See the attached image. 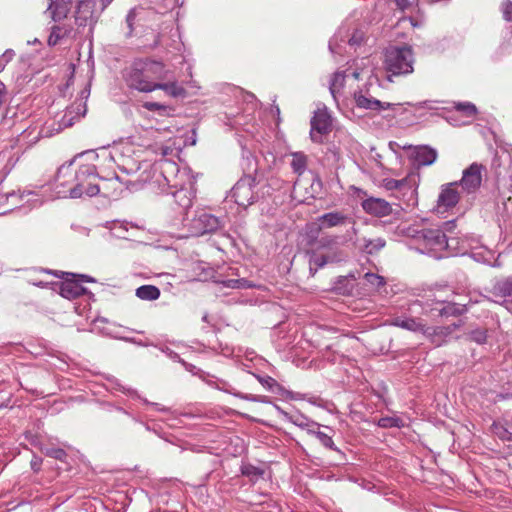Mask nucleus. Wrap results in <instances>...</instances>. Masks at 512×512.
Here are the masks:
<instances>
[{
	"label": "nucleus",
	"mask_w": 512,
	"mask_h": 512,
	"mask_svg": "<svg viewBox=\"0 0 512 512\" xmlns=\"http://www.w3.org/2000/svg\"><path fill=\"white\" fill-rule=\"evenodd\" d=\"M169 70L165 64L152 59L137 60L125 70L124 79L127 86L139 92L155 91L159 80L168 78Z\"/></svg>",
	"instance_id": "1"
},
{
	"label": "nucleus",
	"mask_w": 512,
	"mask_h": 512,
	"mask_svg": "<svg viewBox=\"0 0 512 512\" xmlns=\"http://www.w3.org/2000/svg\"><path fill=\"white\" fill-rule=\"evenodd\" d=\"M414 54L410 46L390 47L385 52V70L393 76L413 72Z\"/></svg>",
	"instance_id": "2"
},
{
	"label": "nucleus",
	"mask_w": 512,
	"mask_h": 512,
	"mask_svg": "<svg viewBox=\"0 0 512 512\" xmlns=\"http://www.w3.org/2000/svg\"><path fill=\"white\" fill-rule=\"evenodd\" d=\"M96 177L88 178L86 188L83 189V183H78L71 189V195L74 198H80L84 195L92 197L101 193L106 198L119 196L121 192V182L118 177L111 179H101L102 184L95 183Z\"/></svg>",
	"instance_id": "3"
},
{
	"label": "nucleus",
	"mask_w": 512,
	"mask_h": 512,
	"mask_svg": "<svg viewBox=\"0 0 512 512\" xmlns=\"http://www.w3.org/2000/svg\"><path fill=\"white\" fill-rule=\"evenodd\" d=\"M88 178H95L94 167L86 165L82 166L79 171H75L72 164H69L58 169L56 184L57 187L67 188L69 197L73 198L71 189L81 182L83 183V189H85Z\"/></svg>",
	"instance_id": "4"
},
{
	"label": "nucleus",
	"mask_w": 512,
	"mask_h": 512,
	"mask_svg": "<svg viewBox=\"0 0 512 512\" xmlns=\"http://www.w3.org/2000/svg\"><path fill=\"white\" fill-rule=\"evenodd\" d=\"M347 224L354 225L355 220L341 211L325 213L317 218V223H313L307 226L309 232L312 234L309 243H313V240L317 237L321 230L340 227Z\"/></svg>",
	"instance_id": "5"
},
{
	"label": "nucleus",
	"mask_w": 512,
	"mask_h": 512,
	"mask_svg": "<svg viewBox=\"0 0 512 512\" xmlns=\"http://www.w3.org/2000/svg\"><path fill=\"white\" fill-rule=\"evenodd\" d=\"M393 324L400 326L404 329L422 333L427 338L431 339L433 342H440L443 337L450 334L453 329L450 326L442 327V326H433L428 325V323L422 322H392Z\"/></svg>",
	"instance_id": "6"
},
{
	"label": "nucleus",
	"mask_w": 512,
	"mask_h": 512,
	"mask_svg": "<svg viewBox=\"0 0 512 512\" xmlns=\"http://www.w3.org/2000/svg\"><path fill=\"white\" fill-rule=\"evenodd\" d=\"M332 119L328 111L323 109H317L314 116L311 119V131L310 136L313 142L320 143L324 135L331 132Z\"/></svg>",
	"instance_id": "7"
},
{
	"label": "nucleus",
	"mask_w": 512,
	"mask_h": 512,
	"mask_svg": "<svg viewBox=\"0 0 512 512\" xmlns=\"http://www.w3.org/2000/svg\"><path fill=\"white\" fill-rule=\"evenodd\" d=\"M361 207L365 213L377 218L386 217L393 213L392 205L383 198L366 197L361 201Z\"/></svg>",
	"instance_id": "8"
},
{
	"label": "nucleus",
	"mask_w": 512,
	"mask_h": 512,
	"mask_svg": "<svg viewBox=\"0 0 512 512\" xmlns=\"http://www.w3.org/2000/svg\"><path fill=\"white\" fill-rule=\"evenodd\" d=\"M98 0H78L77 9L75 12L76 24L80 27H85L89 20L92 19L96 3ZM102 8L107 7L113 0H100Z\"/></svg>",
	"instance_id": "9"
},
{
	"label": "nucleus",
	"mask_w": 512,
	"mask_h": 512,
	"mask_svg": "<svg viewBox=\"0 0 512 512\" xmlns=\"http://www.w3.org/2000/svg\"><path fill=\"white\" fill-rule=\"evenodd\" d=\"M403 148L412 151L410 157L419 167L432 165L438 157L437 151L427 145H409Z\"/></svg>",
	"instance_id": "10"
},
{
	"label": "nucleus",
	"mask_w": 512,
	"mask_h": 512,
	"mask_svg": "<svg viewBox=\"0 0 512 512\" xmlns=\"http://www.w3.org/2000/svg\"><path fill=\"white\" fill-rule=\"evenodd\" d=\"M482 165L477 163L471 164L463 172V177L460 180V185L468 193L475 192L482 182Z\"/></svg>",
	"instance_id": "11"
},
{
	"label": "nucleus",
	"mask_w": 512,
	"mask_h": 512,
	"mask_svg": "<svg viewBox=\"0 0 512 512\" xmlns=\"http://www.w3.org/2000/svg\"><path fill=\"white\" fill-rule=\"evenodd\" d=\"M353 97L358 108L377 111L384 110L389 106L388 103L375 99L370 94L368 85H365L363 89L355 91Z\"/></svg>",
	"instance_id": "12"
},
{
	"label": "nucleus",
	"mask_w": 512,
	"mask_h": 512,
	"mask_svg": "<svg viewBox=\"0 0 512 512\" xmlns=\"http://www.w3.org/2000/svg\"><path fill=\"white\" fill-rule=\"evenodd\" d=\"M232 197L240 206H249L254 201V192L250 180L238 181L232 189Z\"/></svg>",
	"instance_id": "13"
},
{
	"label": "nucleus",
	"mask_w": 512,
	"mask_h": 512,
	"mask_svg": "<svg viewBox=\"0 0 512 512\" xmlns=\"http://www.w3.org/2000/svg\"><path fill=\"white\" fill-rule=\"evenodd\" d=\"M57 285L60 295L66 299H75L86 292V288L76 279L74 274Z\"/></svg>",
	"instance_id": "14"
},
{
	"label": "nucleus",
	"mask_w": 512,
	"mask_h": 512,
	"mask_svg": "<svg viewBox=\"0 0 512 512\" xmlns=\"http://www.w3.org/2000/svg\"><path fill=\"white\" fill-rule=\"evenodd\" d=\"M460 195L458 192V182L448 183L442 186L441 192L438 196L437 204L438 207H444L445 209L456 206L459 202Z\"/></svg>",
	"instance_id": "15"
},
{
	"label": "nucleus",
	"mask_w": 512,
	"mask_h": 512,
	"mask_svg": "<svg viewBox=\"0 0 512 512\" xmlns=\"http://www.w3.org/2000/svg\"><path fill=\"white\" fill-rule=\"evenodd\" d=\"M419 180V174L415 172L409 173L405 178L397 179H384L383 187L387 190H401L405 187L409 189H416Z\"/></svg>",
	"instance_id": "16"
},
{
	"label": "nucleus",
	"mask_w": 512,
	"mask_h": 512,
	"mask_svg": "<svg viewBox=\"0 0 512 512\" xmlns=\"http://www.w3.org/2000/svg\"><path fill=\"white\" fill-rule=\"evenodd\" d=\"M420 237L425 241L426 245L431 248H443L447 245L445 233L438 228L423 229L420 232Z\"/></svg>",
	"instance_id": "17"
},
{
	"label": "nucleus",
	"mask_w": 512,
	"mask_h": 512,
	"mask_svg": "<svg viewBox=\"0 0 512 512\" xmlns=\"http://www.w3.org/2000/svg\"><path fill=\"white\" fill-rule=\"evenodd\" d=\"M466 310L464 305H459L451 302L437 303V307L433 308L432 311L437 312L432 314V317H460Z\"/></svg>",
	"instance_id": "18"
},
{
	"label": "nucleus",
	"mask_w": 512,
	"mask_h": 512,
	"mask_svg": "<svg viewBox=\"0 0 512 512\" xmlns=\"http://www.w3.org/2000/svg\"><path fill=\"white\" fill-rule=\"evenodd\" d=\"M72 7V0H50L48 11L53 20L59 21L67 17Z\"/></svg>",
	"instance_id": "19"
},
{
	"label": "nucleus",
	"mask_w": 512,
	"mask_h": 512,
	"mask_svg": "<svg viewBox=\"0 0 512 512\" xmlns=\"http://www.w3.org/2000/svg\"><path fill=\"white\" fill-rule=\"evenodd\" d=\"M343 257L342 251L329 252L327 254L314 253L310 258V269L315 268V270H317L327 263L339 262Z\"/></svg>",
	"instance_id": "20"
},
{
	"label": "nucleus",
	"mask_w": 512,
	"mask_h": 512,
	"mask_svg": "<svg viewBox=\"0 0 512 512\" xmlns=\"http://www.w3.org/2000/svg\"><path fill=\"white\" fill-rule=\"evenodd\" d=\"M75 37L74 30L68 25H55L52 27L51 33L48 37V44L55 46L62 40L72 39Z\"/></svg>",
	"instance_id": "21"
},
{
	"label": "nucleus",
	"mask_w": 512,
	"mask_h": 512,
	"mask_svg": "<svg viewBox=\"0 0 512 512\" xmlns=\"http://www.w3.org/2000/svg\"><path fill=\"white\" fill-rule=\"evenodd\" d=\"M155 90H162L168 96L172 98L185 97L186 90L185 88L178 83L177 80H169L165 82V80H159L155 85Z\"/></svg>",
	"instance_id": "22"
},
{
	"label": "nucleus",
	"mask_w": 512,
	"mask_h": 512,
	"mask_svg": "<svg viewBox=\"0 0 512 512\" xmlns=\"http://www.w3.org/2000/svg\"><path fill=\"white\" fill-rule=\"evenodd\" d=\"M55 278H57V275L51 271H46L44 269H34V286L45 287L48 285L57 284L55 282Z\"/></svg>",
	"instance_id": "23"
},
{
	"label": "nucleus",
	"mask_w": 512,
	"mask_h": 512,
	"mask_svg": "<svg viewBox=\"0 0 512 512\" xmlns=\"http://www.w3.org/2000/svg\"><path fill=\"white\" fill-rule=\"evenodd\" d=\"M136 296L145 301L157 300L160 297V290L154 285H142L136 289Z\"/></svg>",
	"instance_id": "24"
},
{
	"label": "nucleus",
	"mask_w": 512,
	"mask_h": 512,
	"mask_svg": "<svg viewBox=\"0 0 512 512\" xmlns=\"http://www.w3.org/2000/svg\"><path fill=\"white\" fill-rule=\"evenodd\" d=\"M110 325L107 329L110 331V334L117 339H122L126 341H133V333L134 329H125L120 330L121 325L118 324V322H106Z\"/></svg>",
	"instance_id": "25"
},
{
	"label": "nucleus",
	"mask_w": 512,
	"mask_h": 512,
	"mask_svg": "<svg viewBox=\"0 0 512 512\" xmlns=\"http://www.w3.org/2000/svg\"><path fill=\"white\" fill-rule=\"evenodd\" d=\"M151 11L143 9V8H134L129 11L127 17H126V23L129 28V34L133 31V26L136 23V21L143 20L148 14H150Z\"/></svg>",
	"instance_id": "26"
},
{
	"label": "nucleus",
	"mask_w": 512,
	"mask_h": 512,
	"mask_svg": "<svg viewBox=\"0 0 512 512\" xmlns=\"http://www.w3.org/2000/svg\"><path fill=\"white\" fill-rule=\"evenodd\" d=\"M291 167L295 173L302 175L307 168V156L301 152L293 153Z\"/></svg>",
	"instance_id": "27"
},
{
	"label": "nucleus",
	"mask_w": 512,
	"mask_h": 512,
	"mask_svg": "<svg viewBox=\"0 0 512 512\" xmlns=\"http://www.w3.org/2000/svg\"><path fill=\"white\" fill-rule=\"evenodd\" d=\"M386 246L384 238L378 237L365 240L364 251L370 255L379 253Z\"/></svg>",
	"instance_id": "28"
},
{
	"label": "nucleus",
	"mask_w": 512,
	"mask_h": 512,
	"mask_svg": "<svg viewBox=\"0 0 512 512\" xmlns=\"http://www.w3.org/2000/svg\"><path fill=\"white\" fill-rule=\"evenodd\" d=\"M496 296L506 297L512 295V278H506L498 281L493 288Z\"/></svg>",
	"instance_id": "29"
},
{
	"label": "nucleus",
	"mask_w": 512,
	"mask_h": 512,
	"mask_svg": "<svg viewBox=\"0 0 512 512\" xmlns=\"http://www.w3.org/2000/svg\"><path fill=\"white\" fill-rule=\"evenodd\" d=\"M346 77L347 76L345 75L344 72H336L333 75V78H332V81L330 84V92L334 98H336V96L338 94H341V92L344 88V82L346 80Z\"/></svg>",
	"instance_id": "30"
},
{
	"label": "nucleus",
	"mask_w": 512,
	"mask_h": 512,
	"mask_svg": "<svg viewBox=\"0 0 512 512\" xmlns=\"http://www.w3.org/2000/svg\"><path fill=\"white\" fill-rule=\"evenodd\" d=\"M364 280L376 292H380V290L382 288H384L385 285H386L385 278L383 276H380V275L375 274V273H370V272L366 273L364 275Z\"/></svg>",
	"instance_id": "31"
},
{
	"label": "nucleus",
	"mask_w": 512,
	"mask_h": 512,
	"mask_svg": "<svg viewBox=\"0 0 512 512\" xmlns=\"http://www.w3.org/2000/svg\"><path fill=\"white\" fill-rule=\"evenodd\" d=\"M242 475L248 477L251 481H257L264 475V470L260 467H256L250 463L243 464L241 466Z\"/></svg>",
	"instance_id": "32"
},
{
	"label": "nucleus",
	"mask_w": 512,
	"mask_h": 512,
	"mask_svg": "<svg viewBox=\"0 0 512 512\" xmlns=\"http://www.w3.org/2000/svg\"><path fill=\"white\" fill-rule=\"evenodd\" d=\"M455 109L466 117H474L477 114L476 106L470 102L456 103Z\"/></svg>",
	"instance_id": "33"
},
{
	"label": "nucleus",
	"mask_w": 512,
	"mask_h": 512,
	"mask_svg": "<svg viewBox=\"0 0 512 512\" xmlns=\"http://www.w3.org/2000/svg\"><path fill=\"white\" fill-rule=\"evenodd\" d=\"M402 420L395 417H382L378 420V426L382 428L400 427Z\"/></svg>",
	"instance_id": "34"
},
{
	"label": "nucleus",
	"mask_w": 512,
	"mask_h": 512,
	"mask_svg": "<svg viewBox=\"0 0 512 512\" xmlns=\"http://www.w3.org/2000/svg\"><path fill=\"white\" fill-rule=\"evenodd\" d=\"M310 434H313L316 436V438L327 448H330V449H335L334 448V442L332 440V438L330 436H328L327 434H325L324 432H321V431H312L310 430L309 431Z\"/></svg>",
	"instance_id": "35"
},
{
	"label": "nucleus",
	"mask_w": 512,
	"mask_h": 512,
	"mask_svg": "<svg viewBox=\"0 0 512 512\" xmlns=\"http://www.w3.org/2000/svg\"><path fill=\"white\" fill-rule=\"evenodd\" d=\"M366 34L361 29H356L352 33L351 37L348 40L349 45L351 46H359L361 45L365 40Z\"/></svg>",
	"instance_id": "36"
},
{
	"label": "nucleus",
	"mask_w": 512,
	"mask_h": 512,
	"mask_svg": "<svg viewBox=\"0 0 512 512\" xmlns=\"http://www.w3.org/2000/svg\"><path fill=\"white\" fill-rule=\"evenodd\" d=\"M47 456L52 457L54 459L64 461L67 457V453L65 450L61 448H47L45 451H43Z\"/></svg>",
	"instance_id": "37"
},
{
	"label": "nucleus",
	"mask_w": 512,
	"mask_h": 512,
	"mask_svg": "<svg viewBox=\"0 0 512 512\" xmlns=\"http://www.w3.org/2000/svg\"><path fill=\"white\" fill-rule=\"evenodd\" d=\"M503 17L507 21H512V0H504L501 3Z\"/></svg>",
	"instance_id": "38"
},
{
	"label": "nucleus",
	"mask_w": 512,
	"mask_h": 512,
	"mask_svg": "<svg viewBox=\"0 0 512 512\" xmlns=\"http://www.w3.org/2000/svg\"><path fill=\"white\" fill-rule=\"evenodd\" d=\"M259 381L264 387H267L272 392L275 391V388H280V385L272 377H260Z\"/></svg>",
	"instance_id": "39"
},
{
	"label": "nucleus",
	"mask_w": 512,
	"mask_h": 512,
	"mask_svg": "<svg viewBox=\"0 0 512 512\" xmlns=\"http://www.w3.org/2000/svg\"><path fill=\"white\" fill-rule=\"evenodd\" d=\"M143 107L148 111H166L167 106L158 102L147 101L143 103Z\"/></svg>",
	"instance_id": "40"
},
{
	"label": "nucleus",
	"mask_w": 512,
	"mask_h": 512,
	"mask_svg": "<svg viewBox=\"0 0 512 512\" xmlns=\"http://www.w3.org/2000/svg\"><path fill=\"white\" fill-rule=\"evenodd\" d=\"M227 287L230 288H246L249 287L248 281L245 279H230L225 282Z\"/></svg>",
	"instance_id": "41"
},
{
	"label": "nucleus",
	"mask_w": 512,
	"mask_h": 512,
	"mask_svg": "<svg viewBox=\"0 0 512 512\" xmlns=\"http://www.w3.org/2000/svg\"><path fill=\"white\" fill-rule=\"evenodd\" d=\"M318 243H319V247H328V246L335 244L336 239L331 236H325V237H322Z\"/></svg>",
	"instance_id": "42"
},
{
	"label": "nucleus",
	"mask_w": 512,
	"mask_h": 512,
	"mask_svg": "<svg viewBox=\"0 0 512 512\" xmlns=\"http://www.w3.org/2000/svg\"><path fill=\"white\" fill-rule=\"evenodd\" d=\"M472 339L477 343H483L486 340V332L485 331H474L472 333Z\"/></svg>",
	"instance_id": "43"
},
{
	"label": "nucleus",
	"mask_w": 512,
	"mask_h": 512,
	"mask_svg": "<svg viewBox=\"0 0 512 512\" xmlns=\"http://www.w3.org/2000/svg\"><path fill=\"white\" fill-rule=\"evenodd\" d=\"M504 209L506 210L507 215H512V195H509L506 198V201L503 203Z\"/></svg>",
	"instance_id": "44"
},
{
	"label": "nucleus",
	"mask_w": 512,
	"mask_h": 512,
	"mask_svg": "<svg viewBox=\"0 0 512 512\" xmlns=\"http://www.w3.org/2000/svg\"><path fill=\"white\" fill-rule=\"evenodd\" d=\"M397 7L400 9V10H405L408 6H409V2L408 0H394Z\"/></svg>",
	"instance_id": "45"
},
{
	"label": "nucleus",
	"mask_w": 512,
	"mask_h": 512,
	"mask_svg": "<svg viewBox=\"0 0 512 512\" xmlns=\"http://www.w3.org/2000/svg\"><path fill=\"white\" fill-rule=\"evenodd\" d=\"M360 74H361V72H360V71H359V69L357 68L356 70H354V71L352 72V74H351V75H352V77H353L355 80H359V78H360Z\"/></svg>",
	"instance_id": "46"
},
{
	"label": "nucleus",
	"mask_w": 512,
	"mask_h": 512,
	"mask_svg": "<svg viewBox=\"0 0 512 512\" xmlns=\"http://www.w3.org/2000/svg\"><path fill=\"white\" fill-rule=\"evenodd\" d=\"M4 67H5L4 59H3V57H0V72L3 71Z\"/></svg>",
	"instance_id": "47"
},
{
	"label": "nucleus",
	"mask_w": 512,
	"mask_h": 512,
	"mask_svg": "<svg viewBox=\"0 0 512 512\" xmlns=\"http://www.w3.org/2000/svg\"><path fill=\"white\" fill-rule=\"evenodd\" d=\"M453 226H454V224L452 222H446L445 223V227H446L447 231H449Z\"/></svg>",
	"instance_id": "48"
},
{
	"label": "nucleus",
	"mask_w": 512,
	"mask_h": 512,
	"mask_svg": "<svg viewBox=\"0 0 512 512\" xmlns=\"http://www.w3.org/2000/svg\"><path fill=\"white\" fill-rule=\"evenodd\" d=\"M243 398H244V399H247V400H253V401L258 400L255 396H247V395H246V396H244Z\"/></svg>",
	"instance_id": "49"
},
{
	"label": "nucleus",
	"mask_w": 512,
	"mask_h": 512,
	"mask_svg": "<svg viewBox=\"0 0 512 512\" xmlns=\"http://www.w3.org/2000/svg\"><path fill=\"white\" fill-rule=\"evenodd\" d=\"M277 410H279L281 413H283V414L287 415V413H285L284 411H282V410L280 409V407H277Z\"/></svg>",
	"instance_id": "50"
},
{
	"label": "nucleus",
	"mask_w": 512,
	"mask_h": 512,
	"mask_svg": "<svg viewBox=\"0 0 512 512\" xmlns=\"http://www.w3.org/2000/svg\"><path fill=\"white\" fill-rule=\"evenodd\" d=\"M58 193H63V194H65V193H66V190L58 191ZM64 197H66V195H64Z\"/></svg>",
	"instance_id": "51"
},
{
	"label": "nucleus",
	"mask_w": 512,
	"mask_h": 512,
	"mask_svg": "<svg viewBox=\"0 0 512 512\" xmlns=\"http://www.w3.org/2000/svg\"><path fill=\"white\" fill-rule=\"evenodd\" d=\"M33 465H34V468H35V467H36V465H37V462H36V460H35V459H34Z\"/></svg>",
	"instance_id": "52"
},
{
	"label": "nucleus",
	"mask_w": 512,
	"mask_h": 512,
	"mask_svg": "<svg viewBox=\"0 0 512 512\" xmlns=\"http://www.w3.org/2000/svg\"><path fill=\"white\" fill-rule=\"evenodd\" d=\"M266 396H263V399L261 400L262 402H266Z\"/></svg>",
	"instance_id": "53"
},
{
	"label": "nucleus",
	"mask_w": 512,
	"mask_h": 512,
	"mask_svg": "<svg viewBox=\"0 0 512 512\" xmlns=\"http://www.w3.org/2000/svg\"><path fill=\"white\" fill-rule=\"evenodd\" d=\"M266 396H263V399L261 400L262 402H266Z\"/></svg>",
	"instance_id": "54"
},
{
	"label": "nucleus",
	"mask_w": 512,
	"mask_h": 512,
	"mask_svg": "<svg viewBox=\"0 0 512 512\" xmlns=\"http://www.w3.org/2000/svg\"><path fill=\"white\" fill-rule=\"evenodd\" d=\"M504 433H507V430H505L503 427H500Z\"/></svg>",
	"instance_id": "55"
}]
</instances>
